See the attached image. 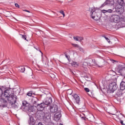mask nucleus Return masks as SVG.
Wrapping results in <instances>:
<instances>
[{"label": "nucleus", "instance_id": "nucleus-7", "mask_svg": "<svg viewBox=\"0 0 125 125\" xmlns=\"http://www.w3.org/2000/svg\"><path fill=\"white\" fill-rule=\"evenodd\" d=\"M50 113L54 114L56 112H58V106L57 104H53L49 107Z\"/></svg>", "mask_w": 125, "mask_h": 125}, {"label": "nucleus", "instance_id": "nucleus-41", "mask_svg": "<svg viewBox=\"0 0 125 125\" xmlns=\"http://www.w3.org/2000/svg\"><path fill=\"white\" fill-rule=\"evenodd\" d=\"M23 11H25V12H28V13H31V12H30V11L27 10H23Z\"/></svg>", "mask_w": 125, "mask_h": 125}, {"label": "nucleus", "instance_id": "nucleus-34", "mask_svg": "<svg viewBox=\"0 0 125 125\" xmlns=\"http://www.w3.org/2000/svg\"><path fill=\"white\" fill-rule=\"evenodd\" d=\"M106 12H108V13H112V12H113V10L108 9V10H106Z\"/></svg>", "mask_w": 125, "mask_h": 125}, {"label": "nucleus", "instance_id": "nucleus-13", "mask_svg": "<svg viewBox=\"0 0 125 125\" xmlns=\"http://www.w3.org/2000/svg\"><path fill=\"white\" fill-rule=\"evenodd\" d=\"M45 105L47 107V106H49L52 103V99L51 97L47 98L45 102H44Z\"/></svg>", "mask_w": 125, "mask_h": 125}, {"label": "nucleus", "instance_id": "nucleus-32", "mask_svg": "<svg viewBox=\"0 0 125 125\" xmlns=\"http://www.w3.org/2000/svg\"><path fill=\"white\" fill-rule=\"evenodd\" d=\"M64 55H65L66 58H67V60H68V61H69L70 60L69 59V56H68V55H67V52H65Z\"/></svg>", "mask_w": 125, "mask_h": 125}, {"label": "nucleus", "instance_id": "nucleus-38", "mask_svg": "<svg viewBox=\"0 0 125 125\" xmlns=\"http://www.w3.org/2000/svg\"><path fill=\"white\" fill-rule=\"evenodd\" d=\"M104 38L105 39V40H106L108 42L110 43V39H109V38H108L107 37H104Z\"/></svg>", "mask_w": 125, "mask_h": 125}, {"label": "nucleus", "instance_id": "nucleus-10", "mask_svg": "<svg viewBox=\"0 0 125 125\" xmlns=\"http://www.w3.org/2000/svg\"><path fill=\"white\" fill-rule=\"evenodd\" d=\"M118 73L121 75V76H125V67H123L121 64L118 66Z\"/></svg>", "mask_w": 125, "mask_h": 125}, {"label": "nucleus", "instance_id": "nucleus-16", "mask_svg": "<svg viewBox=\"0 0 125 125\" xmlns=\"http://www.w3.org/2000/svg\"><path fill=\"white\" fill-rule=\"evenodd\" d=\"M28 124H29V125H35V120L34 119V117L29 116V121H28Z\"/></svg>", "mask_w": 125, "mask_h": 125}, {"label": "nucleus", "instance_id": "nucleus-30", "mask_svg": "<svg viewBox=\"0 0 125 125\" xmlns=\"http://www.w3.org/2000/svg\"><path fill=\"white\" fill-rule=\"evenodd\" d=\"M78 42H81V41H83V38L80 37H78Z\"/></svg>", "mask_w": 125, "mask_h": 125}, {"label": "nucleus", "instance_id": "nucleus-46", "mask_svg": "<svg viewBox=\"0 0 125 125\" xmlns=\"http://www.w3.org/2000/svg\"><path fill=\"white\" fill-rule=\"evenodd\" d=\"M82 119H83L84 121H85V118L83 117H82Z\"/></svg>", "mask_w": 125, "mask_h": 125}, {"label": "nucleus", "instance_id": "nucleus-51", "mask_svg": "<svg viewBox=\"0 0 125 125\" xmlns=\"http://www.w3.org/2000/svg\"><path fill=\"white\" fill-rule=\"evenodd\" d=\"M32 75H33V73H31V76H32Z\"/></svg>", "mask_w": 125, "mask_h": 125}, {"label": "nucleus", "instance_id": "nucleus-44", "mask_svg": "<svg viewBox=\"0 0 125 125\" xmlns=\"http://www.w3.org/2000/svg\"><path fill=\"white\" fill-rule=\"evenodd\" d=\"M79 49H80V50L81 51H82V50H83V48H81V47Z\"/></svg>", "mask_w": 125, "mask_h": 125}, {"label": "nucleus", "instance_id": "nucleus-2", "mask_svg": "<svg viewBox=\"0 0 125 125\" xmlns=\"http://www.w3.org/2000/svg\"><path fill=\"white\" fill-rule=\"evenodd\" d=\"M21 107L22 109H27L28 112L30 113L35 111L34 106L33 105H30V104L26 101L22 102V105Z\"/></svg>", "mask_w": 125, "mask_h": 125}, {"label": "nucleus", "instance_id": "nucleus-8", "mask_svg": "<svg viewBox=\"0 0 125 125\" xmlns=\"http://www.w3.org/2000/svg\"><path fill=\"white\" fill-rule=\"evenodd\" d=\"M51 119V114L50 113L48 112L45 113V116L43 118V121L45 122V123H49L50 122V120Z\"/></svg>", "mask_w": 125, "mask_h": 125}, {"label": "nucleus", "instance_id": "nucleus-9", "mask_svg": "<svg viewBox=\"0 0 125 125\" xmlns=\"http://www.w3.org/2000/svg\"><path fill=\"white\" fill-rule=\"evenodd\" d=\"M112 6L115 4V1L114 0H106L101 6V7H104L105 5H107Z\"/></svg>", "mask_w": 125, "mask_h": 125}, {"label": "nucleus", "instance_id": "nucleus-24", "mask_svg": "<svg viewBox=\"0 0 125 125\" xmlns=\"http://www.w3.org/2000/svg\"><path fill=\"white\" fill-rule=\"evenodd\" d=\"M117 96H118V97H121V96H122V95H123V94H122V92H121L120 91H118L116 93Z\"/></svg>", "mask_w": 125, "mask_h": 125}, {"label": "nucleus", "instance_id": "nucleus-50", "mask_svg": "<svg viewBox=\"0 0 125 125\" xmlns=\"http://www.w3.org/2000/svg\"><path fill=\"white\" fill-rule=\"evenodd\" d=\"M13 18H14V19H15L16 20V19L14 17H13Z\"/></svg>", "mask_w": 125, "mask_h": 125}, {"label": "nucleus", "instance_id": "nucleus-4", "mask_svg": "<svg viewBox=\"0 0 125 125\" xmlns=\"http://www.w3.org/2000/svg\"><path fill=\"white\" fill-rule=\"evenodd\" d=\"M108 88L109 90L107 91V93H113L118 89V85L116 83L112 82L109 84Z\"/></svg>", "mask_w": 125, "mask_h": 125}, {"label": "nucleus", "instance_id": "nucleus-5", "mask_svg": "<svg viewBox=\"0 0 125 125\" xmlns=\"http://www.w3.org/2000/svg\"><path fill=\"white\" fill-rule=\"evenodd\" d=\"M12 98V100H9V103L12 105L13 108H18V104L16 103L17 100V96H13V94L11 95Z\"/></svg>", "mask_w": 125, "mask_h": 125}, {"label": "nucleus", "instance_id": "nucleus-33", "mask_svg": "<svg viewBox=\"0 0 125 125\" xmlns=\"http://www.w3.org/2000/svg\"><path fill=\"white\" fill-rule=\"evenodd\" d=\"M72 44L73 46H74V47H78V48L79 47V45L78 44H74V43H73Z\"/></svg>", "mask_w": 125, "mask_h": 125}, {"label": "nucleus", "instance_id": "nucleus-31", "mask_svg": "<svg viewBox=\"0 0 125 125\" xmlns=\"http://www.w3.org/2000/svg\"><path fill=\"white\" fill-rule=\"evenodd\" d=\"M73 39L75 41H76L77 42H79V37H74Z\"/></svg>", "mask_w": 125, "mask_h": 125}, {"label": "nucleus", "instance_id": "nucleus-48", "mask_svg": "<svg viewBox=\"0 0 125 125\" xmlns=\"http://www.w3.org/2000/svg\"><path fill=\"white\" fill-rule=\"evenodd\" d=\"M82 109H85V106H83V107H82Z\"/></svg>", "mask_w": 125, "mask_h": 125}, {"label": "nucleus", "instance_id": "nucleus-3", "mask_svg": "<svg viewBox=\"0 0 125 125\" xmlns=\"http://www.w3.org/2000/svg\"><path fill=\"white\" fill-rule=\"evenodd\" d=\"M123 18L118 15H112L110 17V21L112 23H119Z\"/></svg>", "mask_w": 125, "mask_h": 125}, {"label": "nucleus", "instance_id": "nucleus-19", "mask_svg": "<svg viewBox=\"0 0 125 125\" xmlns=\"http://www.w3.org/2000/svg\"><path fill=\"white\" fill-rule=\"evenodd\" d=\"M44 116H45V113H44V112H41L40 114H39L38 118L39 119H40V120H43Z\"/></svg>", "mask_w": 125, "mask_h": 125}, {"label": "nucleus", "instance_id": "nucleus-47", "mask_svg": "<svg viewBox=\"0 0 125 125\" xmlns=\"http://www.w3.org/2000/svg\"><path fill=\"white\" fill-rule=\"evenodd\" d=\"M71 74H72V75H75V73L73 71L71 72Z\"/></svg>", "mask_w": 125, "mask_h": 125}, {"label": "nucleus", "instance_id": "nucleus-53", "mask_svg": "<svg viewBox=\"0 0 125 125\" xmlns=\"http://www.w3.org/2000/svg\"><path fill=\"white\" fill-rule=\"evenodd\" d=\"M0 95H1V94H0Z\"/></svg>", "mask_w": 125, "mask_h": 125}, {"label": "nucleus", "instance_id": "nucleus-52", "mask_svg": "<svg viewBox=\"0 0 125 125\" xmlns=\"http://www.w3.org/2000/svg\"><path fill=\"white\" fill-rule=\"evenodd\" d=\"M36 49H37V50H38V49L36 48Z\"/></svg>", "mask_w": 125, "mask_h": 125}, {"label": "nucleus", "instance_id": "nucleus-27", "mask_svg": "<svg viewBox=\"0 0 125 125\" xmlns=\"http://www.w3.org/2000/svg\"><path fill=\"white\" fill-rule=\"evenodd\" d=\"M22 36V39L23 40H25V41H27V36L25 35H21Z\"/></svg>", "mask_w": 125, "mask_h": 125}, {"label": "nucleus", "instance_id": "nucleus-23", "mask_svg": "<svg viewBox=\"0 0 125 125\" xmlns=\"http://www.w3.org/2000/svg\"><path fill=\"white\" fill-rule=\"evenodd\" d=\"M87 65H88L89 66H93V60L91 59H89V62L87 63Z\"/></svg>", "mask_w": 125, "mask_h": 125}, {"label": "nucleus", "instance_id": "nucleus-17", "mask_svg": "<svg viewBox=\"0 0 125 125\" xmlns=\"http://www.w3.org/2000/svg\"><path fill=\"white\" fill-rule=\"evenodd\" d=\"M73 97L74 99L76 101V103L77 104H80V97L77 95V94H75L74 95Z\"/></svg>", "mask_w": 125, "mask_h": 125}, {"label": "nucleus", "instance_id": "nucleus-37", "mask_svg": "<svg viewBox=\"0 0 125 125\" xmlns=\"http://www.w3.org/2000/svg\"><path fill=\"white\" fill-rule=\"evenodd\" d=\"M15 5L16 7H18V8H20V6H19V4H18V3H15Z\"/></svg>", "mask_w": 125, "mask_h": 125}, {"label": "nucleus", "instance_id": "nucleus-15", "mask_svg": "<svg viewBox=\"0 0 125 125\" xmlns=\"http://www.w3.org/2000/svg\"><path fill=\"white\" fill-rule=\"evenodd\" d=\"M39 102H40V100H39V99H38L37 98H34L33 99V105H34V106H35V107H38V106H39V104H40V103H39Z\"/></svg>", "mask_w": 125, "mask_h": 125}, {"label": "nucleus", "instance_id": "nucleus-25", "mask_svg": "<svg viewBox=\"0 0 125 125\" xmlns=\"http://www.w3.org/2000/svg\"><path fill=\"white\" fill-rule=\"evenodd\" d=\"M71 65L72 66H73V67H78V62H73L71 63Z\"/></svg>", "mask_w": 125, "mask_h": 125}, {"label": "nucleus", "instance_id": "nucleus-39", "mask_svg": "<svg viewBox=\"0 0 125 125\" xmlns=\"http://www.w3.org/2000/svg\"><path fill=\"white\" fill-rule=\"evenodd\" d=\"M27 95L28 96H32V93H31L30 92H29L27 93Z\"/></svg>", "mask_w": 125, "mask_h": 125}, {"label": "nucleus", "instance_id": "nucleus-12", "mask_svg": "<svg viewBox=\"0 0 125 125\" xmlns=\"http://www.w3.org/2000/svg\"><path fill=\"white\" fill-rule=\"evenodd\" d=\"M45 107H47V106L44 104V102H42L39 104V105L37 106V109L39 111H43Z\"/></svg>", "mask_w": 125, "mask_h": 125}, {"label": "nucleus", "instance_id": "nucleus-14", "mask_svg": "<svg viewBox=\"0 0 125 125\" xmlns=\"http://www.w3.org/2000/svg\"><path fill=\"white\" fill-rule=\"evenodd\" d=\"M7 103V101L4 99H0V107H5V104Z\"/></svg>", "mask_w": 125, "mask_h": 125}, {"label": "nucleus", "instance_id": "nucleus-36", "mask_svg": "<svg viewBox=\"0 0 125 125\" xmlns=\"http://www.w3.org/2000/svg\"><path fill=\"white\" fill-rule=\"evenodd\" d=\"M121 8H116V10L117 12H121Z\"/></svg>", "mask_w": 125, "mask_h": 125}, {"label": "nucleus", "instance_id": "nucleus-1", "mask_svg": "<svg viewBox=\"0 0 125 125\" xmlns=\"http://www.w3.org/2000/svg\"><path fill=\"white\" fill-rule=\"evenodd\" d=\"M89 11L90 12L92 19L95 21H98V20L100 19V12H97L96 8H95V7L89 8Z\"/></svg>", "mask_w": 125, "mask_h": 125}, {"label": "nucleus", "instance_id": "nucleus-11", "mask_svg": "<svg viewBox=\"0 0 125 125\" xmlns=\"http://www.w3.org/2000/svg\"><path fill=\"white\" fill-rule=\"evenodd\" d=\"M61 111H58L56 112L54 115V120L56 121V122H58L60 120V118H61Z\"/></svg>", "mask_w": 125, "mask_h": 125}, {"label": "nucleus", "instance_id": "nucleus-43", "mask_svg": "<svg viewBox=\"0 0 125 125\" xmlns=\"http://www.w3.org/2000/svg\"><path fill=\"white\" fill-rule=\"evenodd\" d=\"M120 123L121 124V125H124V121L123 120H121Z\"/></svg>", "mask_w": 125, "mask_h": 125}, {"label": "nucleus", "instance_id": "nucleus-6", "mask_svg": "<svg viewBox=\"0 0 125 125\" xmlns=\"http://www.w3.org/2000/svg\"><path fill=\"white\" fill-rule=\"evenodd\" d=\"M11 91L8 89H6L5 91H4V97L6 98H7L8 102H9V100H12L13 98L11 97V95H13V96H17L14 94V93H11Z\"/></svg>", "mask_w": 125, "mask_h": 125}, {"label": "nucleus", "instance_id": "nucleus-28", "mask_svg": "<svg viewBox=\"0 0 125 125\" xmlns=\"http://www.w3.org/2000/svg\"><path fill=\"white\" fill-rule=\"evenodd\" d=\"M49 76L52 79H55V75L53 73H50Z\"/></svg>", "mask_w": 125, "mask_h": 125}, {"label": "nucleus", "instance_id": "nucleus-26", "mask_svg": "<svg viewBox=\"0 0 125 125\" xmlns=\"http://www.w3.org/2000/svg\"><path fill=\"white\" fill-rule=\"evenodd\" d=\"M93 66H98V64L96 62L95 60H93Z\"/></svg>", "mask_w": 125, "mask_h": 125}, {"label": "nucleus", "instance_id": "nucleus-42", "mask_svg": "<svg viewBox=\"0 0 125 125\" xmlns=\"http://www.w3.org/2000/svg\"><path fill=\"white\" fill-rule=\"evenodd\" d=\"M110 61L112 62V63H115V62H117V61L114 60H110Z\"/></svg>", "mask_w": 125, "mask_h": 125}, {"label": "nucleus", "instance_id": "nucleus-35", "mask_svg": "<svg viewBox=\"0 0 125 125\" xmlns=\"http://www.w3.org/2000/svg\"><path fill=\"white\" fill-rule=\"evenodd\" d=\"M84 90L86 92H89L90 90L88 89V88H84Z\"/></svg>", "mask_w": 125, "mask_h": 125}, {"label": "nucleus", "instance_id": "nucleus-22", "mask_svg": "<svg viewBox=\"0 0 125 125\" xmlns=\"http://www.w3.org/2000/svg\"><path fill=\"white\" fill-rule=\"evenodd\" d=\"M19 70L21 73H24L25 72V67L24 66H20L19 67Z\"/></svg>", "mask_w": 125, "mask_h": 125}, {"label": "nucleus", "instance_id": "nucleus-45", "mask_svg": "<svg viewBox=\"0 0 125 125\" xmlns=\"http://www.w3.org/2000/svg\"><path fill=\"white\" fill-rule=\"evenodd\" d=\"M69 72H70V73H72L73 72V71L72 70V69H69Z\"/></svg>", "mask_w": 125, "mask_h": 125}, {"label": "nucleus", "instance_id": "nucleus-40", "mask_svg": "<svg viewBox=\"0 0 125 125\" xmlns=\"http://www.w3.org/2000/svg\"><path fill=\"white\" fill-rule=\"evenodd\" d=\"M102 12H103V13H106L107 10H103L102 11Z\"/></svg>", "mask_w": 125, "mask_h": 125}, {"label": "nucleus", "instance_id": "nucleus-29", "mask_svg": "<svg viewBox=\"0 0 125 125\" xmlns=\"http://www.w3.org/2000/svg\"><path fill=\"white\" fill-rule=\"evenodd\" d=\"M60 13H61V14H62L63 15V17H65V13H64V11L63 10H61L60 11Z\"/></svg>", "mask_w": 125, "mask_h": 125}, {"label": "nucleus", "instance_id": "nucleus-20", "mask_svg": "<svg viewBox=\"0 0 125 125\" xmlns=\"http://www.w3.org/2000/svg\"><path fill=\"white\" fill-rule=\"evenodd\" d=\"M118 4L121 5V6H123V5H125V2H124V0H117Z\"/></svg>", "mask_w": 125, "mask_h": 125}, {"label": "nucleus", "instance_id": "nucleus-49", "mask_svg": "<svg viewBox=\"0 0 125 125\" xmlns=\"http://www.w3.org/2000/svg\"><path fill=\"white\" fill-rule=\"evenodd\" d=\"M40 52L42 53V52L41 50H40Z\"/></svg>", "mask_w": 125, "mask_h": 125}, {"label": "nucleus", "instance_id": "nucleus-21", "mask_svg": "<svg viewBox=\"0 0 125 125\" xmlns=\"http://www.w3.org/2000/svg\"><path fill=\"white\" fill-rule=\"evenodd\" d=\"M82 77L85 79L86 81H89L88 80H89L90 78V75H89V74L83 75Z\"/></svg>", "mask_w": 125, "mask_h": 125}, {"label": "nucleus", "instance_id": "nucleus-18", "mask_svg": "<svg viewBox=\"0 0 125 125\" xmlns=\"http://www.w3.org/2000/svg\"><path fill=\"white\" fill-rule=\"evenodd\" d=\"M121 90H125V82L122 81L120 83Z\"/></svg>", "mask_w": 125, "mask_h": 125}]
</instances>
